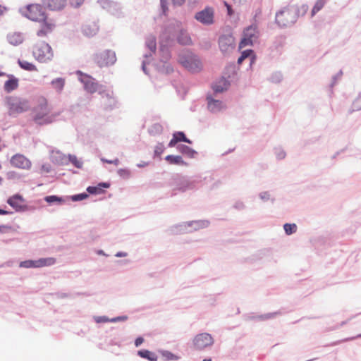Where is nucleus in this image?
<instances>
[{
    "instance_id": "cd10ccee",
    "label": "nucleus",
    "mask_w": 361,
    "mask_h": 361,
    "mask_svg": "<svg viewBox=\"0 0 361 361\" xmlns=\"http://www.w3.org/2000/svg\"><path fill=\"white\" fill-rule=\"evenodd\" d=\"M6 39L10 44L18 46L23 42L25 38L23 33L14 32H9L6 36Z\"/></svg>"
},
{
    "instance_id": "e433bc0d",
    "label": "nucleus",
    "mask_w": 361,
    "mask_h": 361,
    "mask_svg": "<svg viewBox=\"0 0 361 361\" xmlns=\"http://www.w3.org/2000/svg\"><path fill=\"white\" fill-rule=\"evenodd\" d=\"M18 63L19 66L23 70H25L27 71H37V68L35 64L30 63L27 61L18 59Z\"/></svg>"
},
{
    "instance_id": "aec40b11",
    "label": "nucleus",
    "mask_w": 361,
    "mask_h": 361,
    "mask_svg": "<svg viewBox=\"0 0 361 361\" xmlns=\"http://www.w3.org/2000/svg\"><path fill=\"white\" fill-rule=\"evenodd\" d=\"M11 164L16 168L28 169L31 166L30 161L22 154H15L10 161Z\"/></svg>"
},
{
    "instance_id": "864d4df0",
    "label": "nucleus",
    "mask_w": 361,
    "mask_h": 361,
    "mask_svg": "<svg viewBox=\"0 0 361 361\" xmlns=\"http://www.w3.org/2000/svg\"><path fill=\"white\" fill-rule=\"evenodd\" d=\"M162 355L165 357L166 360H177L178 356L173 354L172 353L169 351H164L162 353Z\"/></svg>"
},
{
    "instance_id": "9b49d317",
    "label": "nucleus",
    "mask_w": 361,
    "mask_h": 361,
    "mask_svg": "<svg viewBox=\"0 0 361 361\" xmlns=\"http://www.w3.org/2000/svg\"><path fill=\"white\" fill-rule=\"evenodd\" d=\"M259 32L256 25L247 27L243 32V37L240 43V47L251 46L257 42Z\"/></svg>"
},
{
    "instance_id": "f3484780",
    "label": "nucleus",
    "mask_w": 361,
    "mask_h": 361,
    "mask_svg": "<svg viewBox=\"0 0 361 361\" xmlns=\"http://www.w3.org/2000/svg\"><path fill=\"white\" fill-rule=\"evenodd\" d=\"M229 86L230 82L225 78H221L212 84V92L207 94L219 97L220 94L227 91Z\"/></svg>"
},
{
    "instance_id": "e2e57ef3",
    "label": "nucleus",
    "mask_w": 361,
    "mask_h": 361,
    "mask_svg": "<svg viewBox=\"0 0 361 361\" xmlns=\"http://www.w3.org/2000/svg\"><path fill=\"white\" fill-rule=\"evenodd\" d=\"M361 338V334H357V336H353V337H348V338H344L343 340H342L341 341L342 342H346V341H353L356 338Z\"/></svg>"
},
{
    "instance_id": "37998d69",
    "label": "nucleus",
    "mask_w": 361,
    "mask_h": 361,
    "mask_svg": "<svg viewBox=\"0 0 361 361\" xmlns=\"http://www.w3.org/2000/svg\"><path fill=\"white\" fill-rule=\"evenodd\" d=\"M274 153L278 160L284 159L286 157V152L281 146H276L274 148Z\"/></svg>"
},
{
    "instance_id": "bb28decb",
    "label": "nucleus",
    "mask_w": 361,
    "mask_h": 361,
    "mask_svg": "<svg viewBox=\"0 0 361 361\" xmlns=\"http://www.w3.org/2000/svg\"><path fill=\"white\" fill-rule=\"evenodd\" d=\"M178 142H184L188 144H191L192 141L186 137L185 133L182 131L175 132L173 134V137L170 140L168 146L169 147H173L176 145Z\"/></svg>"
},
{
    "instance_id": "9d476101",
    "label": "nucleus",
    "mask_w": 361,
    "mask_h": 361,
    "mask_svg": "<svg viewBox=\"0 0 361 361\" xmlns=\"http://www.w3.org/2000/svg\"><path fill=\"white\" fill-rule=\"evenodd\" d=\"M194 18L204 25H211L214 23V9L212 7L207 6L197 12Z\"/></svg>"
},
{
    "instance_id": "6e6552de",
    "label": "nucleus",
    "mask_w": 361,
    "mask_h": 361,
    "mask_svg": "<svg viewBox=\"0 0 361 361\" xmlns=\"http://www.w3.org/2000/svg\"><path fill=\"white\" fill-rule=\"evenodd\" d=\"M179 62L189 71L197 73L202 68V63L199 57L191 53L180 55L179 56Z\"/></svg>"
},
{
    "instance_id": "20e7f679",
    "label": "nucleus",
    "mask_w": 361,
    "mask_h": 361,
    "mask_svg": "<svg viewBox=\"0 0 361 361\" xmlns=\"http://www.w3.org/2000/svg\"><path fill=\"white\" fill-rule=\"evenodd\" d=\"M34 58L40 63H48L54 58V52L51 46L45 42L36 43L32 48Z\"/></svg>"
},
{
    "instance_id": "a19ab883",
    "label": "nucleus",
    "mask_w": 361,
    "mask_h": 361,
    "mask_svg": "<svg viewBox=\"0 0 361 361\" xmlns=\"http://www.w3.org/2000/svg\"><path fill=\"white\" fill-rule=\"evenodd\" d=\"M259 198L264 202L271 201L272 203L275 201V198L269 191H262L258 195Z\"/></svg>"
},
{
    "instance_id": "052dcab7",
    "label": "nucleus",
    "mask_w": 361,
    "mask_h": 361,
    "mask_svg": "<svg viewBox=\"0 0 361 361\" xmlns=\"http://www.w3.org/2000/svg\"><path fill=\"white\" fill-rule=\"evenodd\" d=\"M83 1L84 0H70V3H71V6L77 8L82 5V4L83 3Z\"/></svg>"
},
{
    "instance_id": "603ef678",
    "label": "nucleus",
    "mask_w": 361,
    "mask_h": 361,
    "mask_svg": "<svg viewBox=\"0 0 361 361\" xmlns=\"http://www.w3.org/2000/svg\"><path fill=\"white\" fill-rule=\"evenodd\" d=\"M252 53V50H245L242 52L241 56L238 59V63L240 64L243 61L248 58Z\"/></svg>"
},
{
    "instance_id": "5701e85b",
    "label": "nucleus",
    "mask_w": 361,
    "mask_h": 361,
    "mask_svg": "<svg viewBox=\"0 0 361 361\" xmlns=\"http://www.w3.org/2000/svg\"><path fill=\"white\" fill-rule=\"evenodd\" d=\"M43 5L51 11H61L66 5V0H42Z\"/></svg>"
},
{
    "instance_id": "a18cd8bd",
    "label": "nucleus",
    "mask_w": 361,
    "mask_h": 361,
    "mask_svg": "<svg viewBox=\"0 0 361 361\" xmlns=\"http://www.w3.org/2000/svg\"><path fill=\"white\" fill-rule=\"evenodd\" d=\"M283 229L286 235H292L297 231V225L295 224H285L283 225Z\"/></svg>"
},
{
    "instance_id": "a211bd4d",
    "label": "nucleus",
    "mask_w": 361,
    "mask_h": 361,
    "mask_svg": "<svg viewBox=\"0 0 361 361\" xmlns=\"http://www.w3.org/2000/svg\"><path fill=\"white\" fill-rule=\"evenodd\" d=\"M24 202L25 199L19 194H16L7 200V203L18 212H25L27 209V207L24 204Z\"/></svg>"
},
{
    "instance_id": "0eeeda50",
    "label": "nucleus",
    "mask_w": 361,
    "mask_h": 361,
    "mask_svg": "<svg viewBox=\"0 0 361 361\" xmlns=\"http://www.w3.org/2000/svg\"><path fill=\"white\" fill-rule=\"evenodd\" d=\"M180 24L181 22L177 20H169L160 35V42L172 44L180 30Z\"/></svg>"
},
{
    "instance_id": "ddd939ff",
    "label": "nucleus",
    "mask_w": 361,
    "mask_h": 361,
    "mask_svg": "<svg viewBox=\"0 0 361 361\" xmlns=\"http://www.w3.org/2000/svg\"><path fill=\"white\" fill-rule=\"evenodd\" d=\"M56 259L52 257L40 258L37 260H25L20 262L19 267L21 268H40L46 266L53 265Z\"/></svg>"
},
{
    "instance_id": "c03bdc74",
    "label": "nucleus",
    "mask_w": 361,
    "mask_h": 361,
    "mask_svg": "<svg viewBox=\"0 0 361 361\" xmlns=\"http://www.w3.org/2000/svg\"><path fill=\"white\" fill-rule=\"evenodd\" d=\"M326 1L327 0H317L311 12L312 16H314L317 13L322 10L326 4Z\"/></svg>"
},
{
    "instance_id": "0e129e2a",
    "label": "nucleus",
    "mask_w": 361,
    "mask_h": 361,
    "mask_svg": "<svg viewBox=\"0 0 361 361\" xmlns=\"http://www.w3.org/2000/svg\"><path fill=\"white\" fill-rule=\"evenodd\" d=\"M144 342V339L142 337H137L135 341V345L136 347H139Z\"/></svg>"
},
{
    "instance_id": "5fc2aeb1",
    "label": "nucleus",
    "mask_w": 361,
    "mask_h": 361,
    "mask_svg": "<svg viewBox=\"0 0 361 361\" xmlns=\"http://www.w3.org/2000/svg\"><path fill=\"white\" fill-rule=\"evenodd\" d=\"M93 319L98 324L109 322V318L106 316H94Z\"/></svg>"
},
{
    "instance_id": "6e6d98bb",
    "label": "nucleus",
    "mask_w": 361,
    "mask_h": 361,
    "mask_svg": "<svg viewBox=\"0 0 361 361\" xmlns=\"http://www.w3.org/2000/svg\"><path fill=\"white\" fill-rule=\"evenodd\" d=\"M128 317L126 315L118 316V317H116L109 319V322L116 323V322H125L128 319Z\"/></svg>"
},
{
    "instance_id": "dca6fc26",
    "label": "nucleus",
    "mask_w": 361,
    "mask_h": 361,
    "mask_svg": "<svg viewBox=\"0 0 361 361\" xmlns=\"http://www.w3.org/2000/svg\"><path fill=\"white\" fill-rule=\"evenodd\" d=\"M145 45H146V47L148 49L149 51L144 54V57L145 59L142 61V69L145 74H148V72L146 68V64L149 63V61L147 59L149 58H151L152 54L156 51V48H157L156 37L154 35H149L146 38Z\"/></svg>"
},
{
    "instance_id": "1a4fd4ad",
    "label": "nucleus",
    "mask_w": 361,
    "mask_h": 361,
    "mask_svg": "<svg viewBox=\"0 0 361 361\" xmlns=\"http://www.w3.org/2000/svg\"><path fill=\"white\" fill-rule=\"evenodd\" d=\"M94 61L100 68L114 65L116 61L115 51L106 49L94 54Z\"/></svg>"
},
{
    "instance_id": "b1692460",
    "label": "nucleus",
    "mask_w": 361,
    "mask_h": 361,
    "mask_svg": "<svg viewBox=\"0 0 361 361\" xmlns=\"http://www.w3.org/2000/svg\"><path fill=\"white\" fill-rule=\"evenodd\" d=\"M176 39L181 45H190L192 44V39L187 30L183 27L182 23L180 24V30L178 31Z\"/></svg>"
},
{
    "instance_id": "680f3d73",
    "label": "nucleus",
    "mask_w": 361,
    "mask_h": 361,
    "mask_svg": "<svg viewBox=\"0 0 361 361\" xmlns=\"http://www.w3.org/2000/svg\"><path fill=\"white\" fill-rule=\"evenodd\" d=\"M278 314H279V312H273V313H269V314H266L262 316V317L264 319H271V318L274 317Z\"/></svg>"
},
{
    "instance_id": "c9c22d12",
    "label": "nucleus",
    "mask_w": 361,
    "mask_h": 361,
    "mask_svg": "<svg viewBox=\"0 0 361 361\" xmlns=\"http://www.w3.org/2000/svg\"><path fill=\"white\" fill-rule=\"evenodd\" d=\"M44 200L49 204H63L66 202V200L62 197L57 195H48L44 197Z\"/></svg>"
},
{
    "instance_id": "6ab92c4d",
    "label": "nucleus",
    "mask_w": 361,
    "mask_h": 361,
    "mask_svg": "<svg viewBox=\"0 0 361 361\" xmlns=\"http://www.w3.org/2000/svg\"><path fill=\"white\" fill-rule=\"evenodd\" d=\"M196 180H191L186 178H181L176 181L175 188L173 190V192L178 190L181 192H185L188 190H194L196 188Z\"/></svg>"
},
{
    "instance_id": "412c9836",
    "label": "nucleus",
    "mask_w": 361,
    "mask_h": 361,
    "mask_svg": "<svg viewBox=\"0 0 361 361\" xmlns=\"http://www.w3.org/2000/svg\"><path fill=\"white\" fill-rule=\"evenodd\" d=\"M188 223L190 233L195 232V231H197L201 229L206 228L210 224L209 221L206 220V219L188 221Z\"/></svg>"
},
{
    "instance_id": "a878e982",
    "label": "nucleus",
    "mask_w": 361,
    "mask_h": 361,
    "mask_svg": "<svg viewBox=\"0 0 361 361\" xmlns=\"http://www.w3.org/2000/svg\"><path fill=\"white\" fill-rule=\"evenodd\" d=\"M61 157L60 161H56L59 164H65L68 162H71L78 169H80L82 166V162L77 158L75 155L69 154L68 157L59 154Z\"/></svg>"
},
{
    "instance_id": "2eb2a0df",
    "label": "nucleus",
    "mask_w": 361,
    "mask_h": 361,
    "mask_svg": "<svg viewBox=\"0 0 361 361\" xmlns=\"http://www.w3.org/2000/svg\"><path fill=\"white\" fill-rule=\"evenodd\" d=\"M97 4L110 14L117 18L122 16L121 7L118 3L110 0H98Z\"/></svg>"
},
{
    "instance_id": "3c124183",
    "label": "nucleus",
    "mask_w": 361,
    "mask_h": 361,
    "mask_svg": "<svg viewBox=\"0 0 361 361\" xmlns=\"http://www.w3.org/2000/svg\"><path fill=\"white\" fill-rule=\"evenodd\" d=\"M88 197V195L85 192L74 195L70 197V199L73 202H78L85 200Z\"/></svg>"
},
{
    "instance_id": "c85d7f7f",
    "label": "nucleus",
    "mask_w": 361,
    "mask_h": 361,
    "mask_svg": "<svg viewBox=\"0 0 361 361\" xmlns=\"http://www.w3.org/2000/svg\"><path fill=\"white\" fill-rule=\"evenodd\" d=\"M8 80H6L4 85V91L10 93L18 87V79L13 75H8Z\"/></svg>"
},
{
    "instance_id": "58836bf2",
    "label": "nucleus",
    "mask_w": 361,
    "mask_h": 361,
    "mask_svg": "<svg viewBox=\"0 0 361 361\" xmlns=\"http://www.w3.org/2000/svg\"><path fill=\"white\" fill-rule=\"evenodd\" d=\"M157 68L162 73L169 74L173 72L172 66L165 61H161L159 65H157Z\"/></svg>"
},
{
    "instance_id": "de8ad7c7",
    "label": "nucleus",
    "mask_w": 361,
    "mask_h": 361,
    "mask_svg": "<svg viewBox=\"0 0 361 361\" xmlns=\"http://www.w3.org/2000/svg\"><path fill=\"white\" fill-rule=\"evenodd\" d=\"M119 176L124 179H128L131 177V172L127 169H120L117 171Z\"/></svg>"
},
{
    "instance_id": "774afa93",
    "label": "nucleus",
    "mask_w": 361,
    "mask_h": 361,
    "mask_svg": "<svg viewBox=\"0 0 361 361\" xmlns=\"http://www.w3.org/2000/svg\"><path fill=\"white\" fill-rule=\"evenodd\" d=\"M148 164H149L148 162L141 161L140 163H138L137 164V166L139 167V168H142V167H145V166H148Z\"/></svg>"
},
{
    "instance_id": "7ed1b4c3",
    "label": "nucleus",
    "mask_w": 361,
    "mask_h": 361,
    "mask_svg": "<svg viewBox=\"0 0 361 361\" xmlns=\"http://www.w3.org/2000/svg\"><path fill=\"white\" fill-rule=\"evenodd\" d=\"M32 120L38 125L51 123L54 120V116L49 114V110L46 102L35 106L32 111Z\"/></svg>"
},
{
    "instance_id": "4d7b16f0",
    "label": "nucleus",
    "mask_w": 361,
    "mask_h": 361,
    "mask_svg": "<svg viewBox=\"0 0 361 361\" xmlns=\"http://www.w3.org/2000/svg\"><path fill=\"white\" fill-rule=\"evenodd\" d=\"M50 30L51 27L48 25H46L44 27L37 31V35L39 37H44L46 35L47 31Z\"/></svg>"
},
{
    "instance_id": "f8f14e48",
    "label": "nucleus",
    "mask_w": 361,
    "mask_h": 361,
    "mask_svg": "<svg viewBox=\"0 0 361 361\" xmlns=\"http://www.w3.org/2000/svg\"><path fill=\"white\" fill-rule=\"evenodd\" d=\"M218 42L220 51L224 55L230 54L235 49V39L232 35H221Z\"/></svg>"
},
{
    "instance_id": "79ce46f5",
    "label": "nucleus",
    "mask_w": 361,
    "mask_h": 361,
    "mask_svg": "<svg viewBox=\"0 0 361 361\" xmlns=\"http://www.w3.org/2000/svg\"><path fill=\"white\" fill-rule=\"evenodd\" d=\"M162 131L163 127L159 123H154L148 129L149 133L152 135H160L162 133Z\"/></svg>"
},
{
    "instance_id": "8fccbe9b",
    "label": "nucleus",
    "mask_w": 361,
    "mask_h": 361,
    "mask_svg": "<svg viewBox=\"0 0 361 361\" xmlns=\"http://www.w3.org/2000/svg\"><path fill=\"white\" fill-rule=\"evenodd\" d=\"M165 147L163 143L159 142L154 147V157L160 156L164 151Z\"/></svg>"
},
{
    "instance_id": "49530a36",
    "label": "nucleus",
    "mask_w": 361,
    "mask_h": 361,
    "mask_svg": "<svg viewBox=\"0 0 361 361\" xmlns=\"http://www.w3.org/2000/svg\"><path fill=\"white\" fill-rule=\"evenodd\" d=\"M353 111H358L361 109V92L355 99L352 104Z\"/></svg>"
},
{
    "instance_id": "f704fd0d",
    "label": "nucleus",
    "mask_w": 361,
    "mask_h": 361,
    "mask_svg": "<svg viewBox=\"0 0 361 361\" xmlns=\"http://www.w3.org/2000/svg\"><path fill=\"white\" fill-rule=\"evenodd\" d=\"M137 355L145 359H147L149 361H157V355L148 350H140L137 351Z\"/></svg>"
},
{
    "instance_id": "bf43d9fd",
    "label": "nucleus",
    "mask_w": 361,
    "mask_h": 361,
    "mask_svg": "<svg viewBox=\"0 0 361 361\" xmlns=\"http://www.w3.org/2000/svg\"><path fill=\"white\" fill-rule=\"evenodd\" d=\"M13 230L11 226L9 225H0V233H7Z\"/></svg>"
},
{
    "instance_id": "39448f33",
    "label": "nucleus",
    "mask_w": 361,
    "mask_h": 361,
    "mask_svg": "<svg viewBox=\"0 0 361 361\" xmlns=\"http://www.w3.org/2000/svg\"><path fill=\"white\" fill-rule=\"evenodd\" d=\"M20 12L23 16L32 21H44L47 16L42 6L39 4H30L24 8H20Z\"/></svg>"
},
{
    "instance_id": "f03ea898",
    "label": "nucleus",
    "mask_w": 361,
    "mask_h": 361,
    "mask_svg": "<svg viewBox=\"0 0 361 361\" xmlns=\"http://www.w3.org/2000/svg\"><path fill=\"white\" fill-rule=\"evenodd\" d=\"M298 8L295 6H288L276 13V23L280 27L293 25L298 17Z\"/></svg>"
},
{
    "instance_id": "4468645a",
    "label": "nucleus",
    "mask_w": 361,
    "mask_h": 361,
    "mask_svg": "<svg viewBox=\"0 0 361 361\" xmlns=\"http://www.w3.org/2000/svg\"><path fill=\"white\" fill-rule=\"evenodd\" d=\"M207 109L212 114H218L226 109V104L219 97L207 95Z\"/></svg>"
},
{
    "instance_id": "69168bd1",
    "label": "nucleus",
    "mask_w": 361,
    "mask_h": 361,
    "mask_svg": "<svg viewBox=\"0 0 361 361\" xmlns=\"http://www.w3.org/2000/svg\"><path fill=\"white\" fill-rule=\"evenodd\" d=\"M128 255V253L126 252H117L115 254V257H125Z\"/></svg>"
},
{
    "instance_id": "7c9ffc66",
    "label": "nucleus",
    "mask_w": 361,
    "mask_h": 361,
    "mask_svg": "<svg viewBox=\"0 0 361 361\" xmlns=\"http://www.w3.org/2000/svg\"><path fill=\"white\" fill-rule=\"evenodd\" d=\"M176 148L179 152L189 158H195L197 155V152L185 145L179 144Z\"/></svg>"
},
{
    "instance_id": "473e14b6",
    "label": "nucleus",
    "mask_w": 361,
    "mask_h": 361,
    "mask_svg": "<svg viewBox=\"0 0 361 361\" xmlns=\"http://www.w3.org/2000/svg\"><path fill=\"white\" fill-rule=\"evenodd\" d=\"M165 160L170 164L173 165H186V162L183 159L181 156L179 155H167Z\"/></svg>"
},
{
    "instance_id": "423d86ee",
    "label": "nucleus",
    "mask_w": 361,
    "mask_h": 361,
    "mask_svg": "<svg viewBox=\"0 0 361 361\" xmlns=\"http://www.w3.org/2000/svg\"><path fill=\"white\" fill-rule=\"evenodd\" d=\"M214 344V338L212 334L202 332L195 335L192 340V348L199 351L212 348Z\"/></svg>"
},
{
    "instance_id": "c756f323",
    "label": "nucleus",
    "mask_w": 361,
    "mask_h": 361,
    "mask_svg": "<svg viewBox=\"0 0 361 361\" xmlns=\"http://www.w3.org/2000/svg\"><path fill=\"white\" fill-rule=\"evenodd\" d=\"M98 30L99 25L94 22L86 24L82 27V32L87 37H92L95 35Z\"/></svg>"
},
{
    "instance_id": "4be33fe9",
    "label": "nucleus",
    "mask_w": 361,
    "mask_h": 361,
    "mask_svg": "<svg viewBox=\"0 0 361 361\" xmlns=\"http://www.w3.org/2000/svg\"><path fill=\"white\" fill-rule=\"evenodd\" d=\"M169 232L173 235L190 233L188 221L180 222L174 224L169 228Z\"/></svg>"
},
{
    "instance_id": "4c0bfd02",
    "label": "nucleus",
    "mask_w": 361,
    "mask_h": 361,
    "mask_svg": "<svg viewBox=\"0 0 361 361\" xmlns=\"http://www.w3.org/2000/svg\"><path fill=\"white\" fill-rule=\"evenodd\" d=\"M170 44V43L160 42V51L162 54L161 61H166L170 58V53L168 49V46Z\"/></svg>"
},
{
    "instance_id": "338daca9",
    "label": "nucleus",
    "mask_w": 361,
    "mask_h": 361,
    "mask_svg": "<svg viewBox=\"0 0 361 361\" xmlns=\"http://www.w3.org/2000/svg\"><path fill=\"white\" fill-rule=\"evenodd\" d=\"M16 177V173L13 172V171H9L7 173V178L8 179H12V178H14Z\"/></svg>"
},
{
    "instance_id": "ea45409f",
    "label": "nucleus",
    "mask_w": 361,
    "mask_h": 361,
    "mask_svg": "<svg viewBox=\"0 0 361 361\" xmlns=\"http://www.w3.org/2000/svg\"><path fill=\"white\" fill-rule=\"evenodd\" d=\"M174 6H182L185 0H171ZM161 11L164 14H166L168 11V4L166 0H160Z\"/></svg>"
},
{
    "instance_id": "09e8293b",
    "label": "nucleus",
    "mask_w": 361,
    "mask_h": 361,
    "mask_svg": "<svg viewBox=\"0 0 361 361\" xmlns=\"http://www.w3.org/2000/svg\"><path fill=\"white\" fill-rule=\"evenodd\" d=\"M283 79V75L281 72H275L270 76V80L274 83L280 82Z\"/></svg>"
},
{
    "instance_id": "2f4dec72",
    "label": "nucleus",
    "mask_w": 361,
    "mask_h": 361,
    "mask_svg": "<svg viewBox=\"0 0 361 361\" xmlns=\"http://www.w3.org/2000/svg\"><path fill=\"white\" fill-rule=\"evenodd\" d=\"M110 184L109 183H99L97 186H89L87 188V191L90 194L97 195L104 192L103 188H109Z\"/></svg>"
},
{
    "instance_id": "393cba45",
    "label": "nucleus",
    "mask_w": 361,
    "mask_h": 361,
    "mask_svg": "<svg viewBox=\"0 0 361 361\" xmlns=\"http://www.w3.org/2000/svg\"><path fill=\"white\" fill-rule=\"evenodd\" d=\"M11 114L20 113L24 111L23 104L16 98L8 97L6 101Z\"/></svg>"
},
{
    "instance_id": "f257e3e1",
    "label": "nucleus",
    "mask_w": 361,
    "mask_h": 361,
    "mask_svg": "<svg viewBox=\"0 0 361 361\" xmlns=\"http://www.w3.org/2000/svg\"><path fill=\"white\" fill-rule=\"evenodd\" d=\"M77 74L80 76L79 80L83 84L85 90L89 93H98L102 97H106L110 102V104L114 103V99L112 92L104 90L102 85H100L94 78L87 74H83L81 71H77Z\"/></svg>"
},
{
    "instance_id": "13d9d810",
    "label": "nucleus",
    "mask_w": 361,
    "mask_h": 361,
    "mask_svg": "<svg viewBox=\"0 0 361 361\" xmlns=\"http://www.w3.org/2000/svg\"><path fill=\"white\" fill-rule=\"evenodd\" d=\"M233 207L238 210H243L245 209V204L242 201H237L234 203Z\"/></svg>"
},
{
    "instance_id": "72a5a7b5",
    "label": "nucleus",
    "mask_w": 361,
    "mask_h": 361,
    "mask_svg": "<svg viewBox=\"0 0 361 361\" xmlns=\"http://www.w3.org/2000/svg\"><path fill=\"white\" fill-rule=\"evenodd\" d=\"M51 85L57 93H61L65 86V79L63 78H57L51 80Z\"/></svg>"
}]
</instances>
